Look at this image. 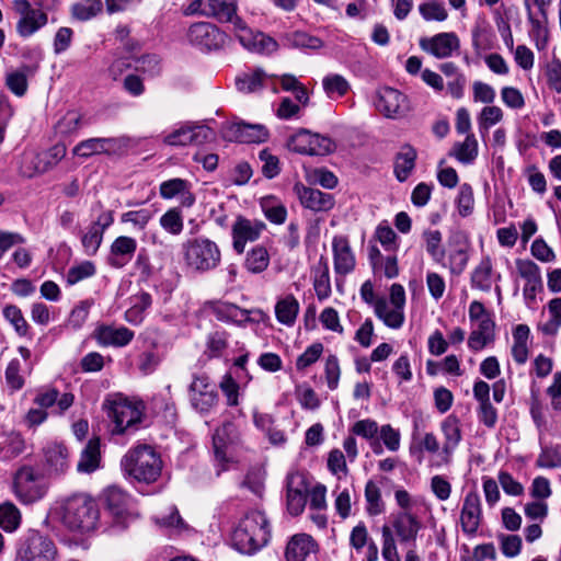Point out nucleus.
Listing matches in <instances>:
<instances>
[{
	"mask_svg": "<svg viewBox=\"0 0 561 561\" xmlns=\"http://www.w3.org/2000/svg\"><path fill=\"white\" fill-rule=\"evenodd\" d=\"M271 537V528L265 514L250 511L240 520L232 535L233 546L244 554H252L266 546Z\"/></svg>",
	"mask_w": 561,
	"mask_h": 561,
	"instance_id": "nucleus-1",
	"label": "nucleus"
},
{
	"mask_svg": "<svg viewBox=\"0 0 561 561\" xmlns=\"http://www.w3.org/2000/svg\"><path fill=\"white\" fill-rule=\"evenodd\" d=\"M121 466L124 472L137 482L150 484L161 476L163 462L153 447L138 445L124 455Z\"/></svg>",
	"mask_w": 561,
	"mask_h": 561,
	"instance_id": "nucleus-2",
	"label": "nucleus"
},
{
	"mask_svg": "<svg viewBox=\"0 0 561 561\" xmlns=\"http://www.w3.org/2000/svg\"><path fill=\"white\" fill-rule=\"evenodd\" d=\"M59 515L69 530L80 534L93 530L99 519L95 502L85 494H76L66 499L59 508Z\"/></svg>",
	"mask_w": 561,
	"mask_h": 561,
	"instance_id": "nucleus-3",
	"label": "nucleus"
},
{
	"mask_svg": "<svg viewBox=\"0 0 561 561\" xmlns=\"http://www.w3.org/2000/svg\"><path fill=\"white\" fill-rule=\"evenodd\" d=\"M104 405L114 423L113 434L122 435L138 430L145 412L142 401L114 394L105 400Z\"/></svg>",
	"mask_w": 561,
	"mask_h": 561,
	"instance_id": "nucleus-4",
	"label": "nucleus"
},
{
	"mask_svg": "<svg viewBox=\"0 0 561 561\" xmlns=\"http://www.w3.org/2000/svg\"><path fill=\"white\" fill-rule=\"evenodd\" d=\"M185 265L193 272L206 273L217 268L221 263L218 244L205 237L186 240L182 244Z\"/></svg>",
	"mask_w": 561,
	"mask_h": 561,
	"instance_id": "nucleus-5",
	"label": "nucleus"
},
{
	"mask_svg": "<svg viewBox=\"0 0 561 561\" xmlns=\"http://www.w3.org/2000/svg\"><path fill=\"white\" fill-rule=\"evenodd\" d=\"M240 443L239 433L232 423H225L216 430L213 436V447L218 474L237 462Z\"/></svg>",
	"mask_w": 561,
	"mask_h": 561,
	"instance_id": "nucleus-6",
	"label": "nucleus"
},
{
	"mask_svg": "<svg viewBox=\"0 0 561 561\" xmlns=\"http://www.w3.org/2000/svg\"><path fill=\"white\" fill-rule=\"evenodd\" d=\"M66 153L67 148L62 144H56L41 153L24 152L21 158L20 174L27 179L43 174L55 168L66 157Z\"/></svg>",
	"mask_w": 561,
	"mask_h": 561,
	"instance_id": "nucleus-7",
	"label": "nucleus"
},
{
	"mask_svg": "<svg viewBox=\"0 0 561 561\" xmlns=\"http://www.w3.org/2000/svg\"><path fill=\"white\" fill-rule=\"evenodd\" d=\"M13 489L21 503L33 504L44 497L47 484L32 467H23L15 473Z\"/></svg>",
	"mask_w": 561,
	"mask_h": 561,
	"instance_id": "nucleus-8",
	"label": "nucleus"
},
{
	"mask_svg": "<svg viewBox=\"0 0 561 561\" xmlns=\"http://www.w3.org/2000/svg\"><path fill=\"white\" fill-rule=\"evenodd\" d=\"M188 11L192 14L216 18L220 22H229L236 33L243 27L244 22L236 14L237 0H194Z\"/></svg>",
	"mask_w": 561,
	"mask_h": 561,
	"instance_id": "nucleus-9",
	"label": "nucleus"
},
{
	"mask_svg": "<svg viewBox=\"0 0 561 561\" xmlns=\"http://www.w3.org/2000/svg\"><path fill=\"white\" fill-rule=\"evenodd\" d=\"M286 146L294 152L308 156H325L335 149L331 138L304 128L291 135Z\"/></svg>",
	"mask_w": 561,
	"mask_h": 561,
	"instance_id": "nucleus-10",
	"label": "nucleus"
},
{
	"mask_svg": "<svg viewBox=\"0 0 561 561\" xmlns=\"http://www.w3.org/2000/svg\"><path fill=\"white\" fill-rule=\"evenodd\" d=\"M470 241L463 232L453 233L447 241L445 259L439 263L443 267L449 270L453 275H460L466 270L470 255Z\"/></svg>",
	"mask_w": 561,
	"mask_h": 561,
	"instance_id": "nucleus-11",
	"label": "nucleus"
},
{
	"mask_svg": "<svg viewBox=\"0 0 561 561\" xmlns=\"http://www.w3.org/2000/svg\"><path fill=\"white\" fill-rule=\"evenodd\" d=\"M13 8L19 14L16 33L23 38L31 37L48 22L47 13L33 8L27 0H14Z\"/></svg>",
	"mask_w": 561,
	"mask_h": 561,
	"instance_id": "nucleus-12",
	"label": "nucleus"
},
{
	"mask_svg": "<svg viewBox=\"0 0 561 561\" xmlns=\"http://www.w3.org/2000/svg\"><path fill=\"white\" fill-rule=\"evenodd\" d=\"M266 229L264 221L238 216L231 225L232 249L237 254L244 253L248 242H255Z\"/></svg>",
	"mask_w": 561,
	"mask_h": 561,
	"instance_id": "nucleus-13",
	"label": "nucleus"
},
{
	"mask_svg": "<svg viewBox=\"0 0 561 561\" xmlns=\"http://www.w3.org/2000/svg\"><path fill=\"white\" fill-rule=\"evenodd\" d=\"M56 554L54 542L38 533L31 534L18 550L19 558L24 561H54Z\"/></svg>",
	"mask_w": 561,
	"mask_h": 561,
	"instance_id": "nucleus-14",
	"label": "nucleus"
},
{
	"mask_svg": "<svg viewBox=\"0 0 561 561\" xmlns=\"http://www.w3.org/2000/svg\"><path fill=\"white\" fill-rule=\"evenodd\" d=\"M483 520L482 504L477 491H469L460 508L459 525L465 535L473 537L477 535Z\"/></svg>",
	"mask_w": 561,
	"mask_h": 561,
	"instance_id": "nucleus-15",
	"label": "nucleus"
},
{
	"mask_svg": "<svg viewBox=\"0 0 561 561\" xmlns=\"http://www.w3.org/2000/svg\"><path fill=\"white\" fill-rule=\"evenodd\" d=\"M187 36L190 43L202 50L219 49L226 42V35L214 24L207 22L193 24Z\"/></svg>",
	"mask_w": 561,
	"mask_h": 561,
	"instance_id": "nucleus-16",
	"label": "nucleus"
},
{
	"mask_svg": "<svg viewBox=\"0 0 561 561\" xmlns=\"http://www.w3.org/2000/svg\"><path fill=\"white\" fill-rule=\"evenodd\" d=\"M421 49L438 59L453 56L460 48L459 37L454 32H443L419 41Z\"/></svg>",
	"mask_w": 561,
	"mask_h": 561,
	"instance_id": "nucleus-17",
	"label": "nucleus"
},
{
	"mask_svg": "<svg viewBox=\"0 0 561 561\" xmlns=\"http://www.w3.org/2000/svg\"><path fill=\"white\" fill-rule=\"evenodd\" d=\"M375 106L387 118H397L408 110L407 98L389 87L380 88L376 92Z\"/></svg>",
	"mask_w": 561,
	"mask_h": 561,
	"instance_id": "nucleus-18",
	"label": "nucleus"
},
{
	"mask_svg": "<svg viewBox=\"0 0 561 561\" xmlns=\"http://www.w3.org/2000/svg\"><path fill=\"white\" fill-rule=\"evenodd\" d=\"M213 131L205 125L185 124L164 137L170 146L201 145L211 138Z\"/></svg>",
	"mask_w": 561,
	"mask_h": 561,
	"instance_id": "nucleus-19",
	"label": "nucleus"
},
{
	"mask_svg": "<svg viewBox=\"0 0 561 561\" xmlns=\"http://www.w3.org/2000/svg\"><path fill=\"white\" fill-rule=\"evenodd\" d=\"M190 400L199 412L209 411L217 401L215 386L205 376L195 377L190 386Z\"/></svg>",
	"mask_w": 561,
	"mask_h": 561,
	"instance_id": "nucleus-20",
	"label": "nucleus"
},
{
	"mask_svg": "<svg viewBox=\"0 0 561 561\" xmlns=\"http://www.w3.org/2000/svg\"><path fill=\"white\" fill-rule=\"evenodd\" d=\"M225 138L230 141L260 144L268 138V131L260 124L232 123L226 127Z\"/></svg>",
	"mask_w": 561,
	"mask_h": 561,
	"instance_id": "nucleus-21",
	"label": "nucleus"
},
{
	"mask_svg": "<svg viewBox=\"0 0 561 561\" xmlns=\"http://www.w3.org/2000/svg\"><path fill=\"white\" fill-rule=\"evenodd\" d=\"M274 76L267 75L263 69L255 68L237 76L236 88L241 93H254L271 85L273 93H278V88L273 83Z\"/></svg>",
	"mask_w": 561,
	"mask_h": 561,
	"instance_id": "nucleus-22",
	"label": "nucleus"
},
{
	"mask_svg": "<svg viewBox=\"0 0 561 561\" xmlns=\"http://www.w3.org/2000/svg\"><path fill=\"white\" fill-rule=\"evenodd\" d=\"M440 431L444 436V443L440 450L444 463L451 461L453 455L462 439L460 422L457 416L450 414L440 423Z\"/></svg>",
	"mask_w": 561,
	"mask_h": 561,
	"instance_id": "nucleus-23",
	"label": "nucleus"
},
{
	"mask_svg": "<svg viewBox=\"0 0 561 561\" xmlns=\"http://www.w3.org/2000/svg\"><path fill=\"white\" fill-rule=\"evenodd\" d=\"M294 190L301 205L314 213L329 211L334 206V198L329 193L302 184H296Z\"/></svg>",
	"mask_w": 561,
	"mask_h": 561,
	"instance_id": "nucleus-24",
	"label": "nucleus"
},
{
	"mask_svg": "<svg viewBox=\"0 0 561 561\" xmlns=\"http://www.w3.org/2000/svg\"><path fill=\"white\" fill-rule=\"evenodd\" d=\"M334 272L345 276L352 273L356 265L355 255L346 237L335 236L332 240Z\"/></svg>",
	"mask_w": 561,
	"mask_h": 561,
	"instance_id": "nucleus-25",
	"label": "nucleus"
},
{
	"mask_svg": "<svg viewBox=\"0 0 561 561\" xmlns=\"http://www.w3.org/2000/svg\"><path fill=\"white\" fill-rule=\"evenodd\" d=\"M237 36L241 45L251 51L272 54L278 48V44L274 38L262 32H253L247 25L237 32Z\"/></svg>",
	"mask_w": 561,
	"mask_h": 561,
	"instance_id": "nucleus-26",
	"label": "nucleus"
},
{
	"mask_svg": "<svg viewBox=\"0 0 561 561\" xmlns=\"http://www.w3.org/2000/svg\"><path fill=\"white\" fill-rule=\"evenodd\" d=\"M392 527L400 542L405 543L416 540L422 523L411 511H401L393 516Z\"/></svg>",
	"mask_w": 561,
	"mask_h": 561,
	"instance_id": "nucleus-27",
	"label": "nucleus"
},
{
	"mask_svg": "<svg viewBox=\"0 0 561 561\" xmlns=\"http://www.w3.org/2000/svg\"><path fill=\"white\" fill-rule=\"evenodd\" d=\"M119 148V141L116 138H89L77 144L73 149V156L80 158H90L94 154H111Z\"/></svg>",
	"mask_w": 561,
	"mask_h": 561,
	"instance_id": "nucleus-28",
	"label": "nucleus"
},
{
	"mask_svg": "<svg viewBox=\"0 0 561 561\" xmlns=\"http://www.w3.org/2000/svg\"><path fill=\"white\" fill-rule=\"evenodd\" d=\"M501 279V274L493 271V262L489 255H485L473 267L470 275V285L473 289L489 293L493 284Z\"/></svg>",
	"mask_w": 561,
	"mask_h": 561,
	"instance_id": "nucleus-29",
	"label": "nucleus"
},
{
	"mask_svg": "<svg viewBox=\"0 0 561 561\" xmlns=\"http://www.w3.org/2000/svg\"><path fill=\"white\" fill-rule=\"evenodd\" d=\"M95 339L103 346L123 347L131 342L134 332L126 327L101 325L95 330Z\"/></svg>",
	"mask_w": 561,
	"mask_h": 561,
	"instance_id": "nucleus-30",
	"label": "nucleus"
},
{
	"mask_svg": "<svg viewBox=\"0 0 561 561\" xmlns=\"http://www.w3.org/2000/svg\"><path fill=\"white\" fill-rule=\"evenodd\" d=\"M137 250L136 239L127 236L117 237L111 244L108 262L114 267H123Z\"/></svg>",
	"mask_w": 561,
	"mask_h": 561,
	"instance_id": "nucleus-31",
	"label": "nucleus"
},
{
	"mask_svg": "<svg viewBox=\"0 0 561 561\" xmlns=\"http://www.w3.org/2000/svg\"><path fill=\"white\" fill-rule=\"evenodd\" d=\"M316 550V542L307 534L294 535L285 550L286 561H305Z\"/></svg>",
	"mask_w": 561,
	"mask_h": 561,
	"instance_id": "nucleus-32",
	"label": "nucleus"
},
{
	"mask_svg": "<svg viewBox=\"0 0 561 561\" xmlns=\"http://www.w3.org/2000/svg\"><path fill=\"white\" fill-rule=\"evenodd\" d=\"M375 314L391 329H400L404 323V310L379 298L374 304Z\"/></svg>",
	"mask_w": 561,
	"mask_h": 561,
	"instance_id": "nucleus-33",
	"label": "nucleus"
},
{
	"mask_svg": "<svg viewBox=\"0 0 561 561\" xmlns=\"http://www.w3.org/2000/svg\"><path fill=\"white\" fill-rule=\"evenodd\" d=\"M73 399L75 398L72 393L65 392L59 394L55 388H49L38 392L34 399V402L44 410L56 404L58 408V413H64L72 405Z\"/></svg>",
	"mask_w": 561,
	"mask_h": 561,
	"instance_id": "nucleus-34",
	"label": "nucleus"
},
{
	"mask_svg": "<svg viewBox=\"0 0 561 561\" xmlns=\"http://www.w3.org/2000/svg\"><path fill=\"white\" fill-rule=\"evenodd\" d=\"M527 20L530 24L529 34L535 42L536 48L543 50L549 41L548 12L539 14L529 13Z\"/></svg>",
	"mask_w": 561,
	"mask_h": 561,
	"instance_id": "nucleus-35",
	"label": "nucleus"
},
{
	"mask_svg": "<svg viewBox=\"0 0 561 561\" xmlns=\"http://www.w3.org/2000/svg\"><path fill=\"white\" fill-rule=\"evenodd\" d=\"M45 459L50 469L56 473L65 472L69 467L68 449L60 443H50L45 449Z\"/></svg>",
	"mask_w": 561,
	"mask_h": 561,
	"instance_id": "nucleus-36",
	"label": "nucleus"
},
{
	"mask_svg": "<svg viewBox=\"0 0 561 561\" xmlns=\"http://www.w3.org/2000/svg\"><path fill=\"white\" fill-rule=\"evenodd\" d=\"M495 323L492 319L482 320L478 328L473 330L468 339V346L472 351H481L488 344L494 341Z\"/></svg>",
	"mask_w": 561,
	"mask_h": 561,
	"instance_id": "nucleus-37",
	"label": "nucleus"
},
{
	"mask_svg": "<svg viewBox=\"0 0 561 561\" xmlns=\"http://www.w3.org/2000/svg\"><path fill=\"white\" fill-rule=\"evenodd\" d=\"M530 335L529 327L526 324H518L513 331V345L512 356L514 360L522 365L528 359V340Z\"/></svg>",
	"mask_w": 561,
	"mask_h": 561,
	"instance_id": "nucleus-38",
	"label": "nucleus"
},
{
	"mask_svg": "<svg viewBox=\"0 0 561 561\" xmlns=\"http://www.w3.org/2000/svg\"><path fill=\"white\" fill-rule=\"evenodd\" d=\"M313 288L319 300H324L331 295V282L328 260L324 256L319 259L313 268Z\"/></svg>",
	"mask_w": 561,
	"mask_h": 561,
	"instance_id": "nucleus-39",
	"label": "nucleus"
},
{
	"mask_svg": "<svg viewBox=\"0 0 561 561\" xmlns=\"http://www.w3.org/2000/svg\"><path fill=\"white\" fill-rule=\"evenodd\" d=\"M270 261L268 250L257 244L245 253L243 266L251 274H260L268 267Z\"/></svg>",
	"mask_w": 561,
	"mask_h": 561,
	"instance_id": "nucleus-40",
	"label": "nucleus"
},
{
	"mask_svg": "<svg viewBox=\"0 0 561 561\" xmlns=\"http://www.w3.org/2000/svg\"><path fill=\"white\" fill-rule=\"evenodd\" d=\"M150 294L141 291L130 298V307L125 311V320L130 324L138 325L145 319L147 309L151 306Z\"/></svg>",
	"mask_w": 561,
	"mask_h": 561,
	"instance_id": "nucleus-41",
	"label": "nucleus"
},
{
	"mask_svg": "<svg viewBox=\"0 0 561 561\" xmlns=\"http://www.w3.org/2000/svg\"><path fill=\"white\" fill-rule=\"evenodd\" d=\"M284 45L299 49L319 50L324 43L321 38L304 31L286 33L283 37Z\"/></svg>",
	"mask_w": 561,
	"mask_h": 561,
	"instance_id": "nucleus-42",
	"label": "nucleus"
},
{
	"mask_svg": "<svg viewBox=\"0 0 561 561\" xmlns=\"http://www.w3.org/2000/svg\"><path fill=\"white\" fill-rule=\"evenodd\" d=\"M299 312V302L293 295L279 299L275 306V316L279 323L291 327Z\"/></svg>",
	"mask_w": 561,
	"mask_h": 561,
	"instance_id": "nucleus-43",
	"label": "nucleus"
},
{
	"mask_svg": "<svg viewBox=\"0 0 561 561\" xmlns=\"http://www.w3.org/2000/svg\"><path fill=\"white\" fill-rule=\"evenodd\" d=\"M211 311L220 321L242 323L248 320V311L230 302H214Z\"/></svg>",
	"mask_w": 561,
	"mask_h": 561,
	"instance_id": "nucleus-44",
	"label": "nucleus"
},
{
	"mask_svg": "<svg viewBox=\"0 0 561 561\" xmlns=\"http://www.w3.org/2000/svg\"><path fill=\"white\" fill-rule=\"evenodd\" d=\"M100 466V443L98 438L90 439L82 450L77 465L79 472L90 473Z\"/></svg>",
	"mask_w": 561,
	"mask_h": 561,
	"instance_id": "nucleus-45",
	"label": "nucleus"
},
{
	"mask_svg": "<svg viewBox=\"0 0 561 561\" xmlns=\"http://www.w3.org/2000/svg\"><path fill=\"white\" fill-rule=\"evenodd\" d=\"M273 81L278 80L283 91L291 92L298 103L307 106L309 103V93L306 87L291 73L280 76L273 75Z\"/></svg>",
	"mask_w": 561,
	"mask_h": 561,
	"instance_id": "nucleus-46",
	"label": "nucleus"
},
{
	"mask_svg": "<svg viewBox=\"0 0 561 561\" xmlns=\"http://www.w3.org/2000/svg\"><path fill=\"white\" fill-rule=\"evenodd\" d=\"M478 154L479 144L474 135L466 136L463 141L456 142L451 149V156L463 164H471Z\"/></svg>",
	"mask_w": 561,
	"mask_h": 561,
	"instance_id": "nucleus-47",
	"label": "nucleus"
},
{
	"mask_svg": "<svg viewBox=\"0 0 561 561\" xmlns=\"http://www.w3.org/2000/svg\"><path fill=\"white\" fill-rule=\"evenodd\" d=\"M416 151L405 146L397 154L394 162V174L400 182L405 181L415 167Z\"/></svg>",
	"mask_w": 561,
	"mask_h": 561,
	"instance_id": "nucleus-48",
	"label": "nucleus"
},
{
	"mask_svg": "<svg viewBox=\"0 0 561 561\" xmlns=\"http://www.w3.org/2000/svg\"><path fill=\"white\" fill-rule=\"evenodd\" d=\"M322 88L330 99L344 96L351 89L350 82L339 73H329L322 79Z\"/></svg>",
	"mask_w": 561,
	"mask_h": 561,
	"instance_id": "nucleus-49",
	"label": "nucleus"
},
{
	"mask_svg": "<svg viewBox=\"0 0 561 561\" xmlns=\"http://www.w3.org/2000/svg\"><path fill=\"white\" fill-rule=\"evenodd\" d=\"M35 69L24 66L19 70L7 75L5 84L16 96H23L27 91V77L33 75Z\"/></svg>",
	"mask_w": 561,
	"mask_h": 561,
	"instance_id": "nucleus-50",
	"label": "nucleus"
},
{
	"mask_svg": "<svg viewBox=\"0 0 561 561\" xmlns=\"http://www.w3.org/2000/svg\"><path fill=\"white\" fill-rule=\"evenodd\" d=\"M549 319L539 325V330L549 336H553L561 328V298L551 299L548 304Z\"/></svg>",
	"mask_w": 561,
	"mask_h": 561,
	"instance_id": "nucleus-51",
	"label": "nucleus"
},
{
	"mask_svg": "<svg viewBox=\"0 0 561 561\" xmlns=\"http://www.w3.org/2000/svg\"><path fill=\"white\" fill-rule=\"evenodd\" d=\"M261 208L264 216L275 225H282L286 221L287 209L286 207L275 199L274 197H264L261 201Z\"/></svg>",
	"mask_w": 561,
	"mask_h": 561,
	"instance_id": "nucleus-52",
	"label": "nucleus"
},
{
	"mask_svg": "<svg viewBox=\"0 0 561 561\" xmlns=\"http://www.w3.org/2000/svg\"><path fill=\"white\" fill-rule=\"evenodd\" d=\"M365 500L368 515L377 516L383 513L385 503L381 497V491L373 480H369L365 485Z\"/></svg>",
	"mask_w": 561,
	"mask_h": 561,
	"instance_id": "nucleus-53",
	"label": "nucleus"
},
{
	"mask_svg": "<svg viewBox=\"0 0 561 561\" xmlns=\"http://www.w3.org/2000/svg\"><path fill=\"white\" fill-rule=\"evenodd\" d=\"M105 502L114 516L123 517L126 513L128 496L121 489L112 486L105 491Z\"/></svg>",
	"mask_w": 561,
	"mask_h": 561,
	"instance_id": "nucleus-54",
	"label": "nucleus"
},
{
	"mask_svg": "<svg viewBox=\"0 0 561 561\" xmlns=\"http://www.w3.org/2000/svg\"><path fill=\"white\" fill-rule=\"evenodd\" d=\"M163 230L172 236H179L184 228L182 210L179 207L168 209L159 220Z\"/></svg>",
	"mask_w": 561,
	"mask_h": 561,
	"instance_id": "nucleus-55",
	"label": "nucleus"
},
{
	"mask_svg": "<svg viewBox=\"0 0 561 561\" xmlns=\"http://www.w3.org/2000/svg\"><path fill=\"white\" fill-rule=\"evenodd\" d=\"M503 119V111L495 105L484 106L478 116L479 131L482 138L489 133V129Z\"/></svg>",
	"mask_w": 561,
	"mask_h": 561,
	"instance_id": "nucleus-56",
	"label": "nucleus"
},
{
	"mask_svg": "<svg viewBox=\"0 0 561 561\" xmlns=\"http://www.w3.org/2000/svg\"><path fill=\"white\" fill-rule=\"evenodd\" d=\"M2 314L20 336L27 335L30 325L18 306L5 305Z\"/></svg>",
	"mask_w": 561,
	"mask_h": 561,
	"instance_id": "nucleus-57",
	"label": "nucleus"
},
{
	"mask_svg": "<svg viewBox=\"0 0 561 561\" xmlns=\"http://www.w3.org/2000/svg\"><path fill=\"white\" fill-rule=\"evenodd\" d=\"M419 12L425 21L443 22L447 20L448 12L439 0H427L419 5Z\"/></svg>",
	"mask_w": 561,
	"mask_h": 561,
	"instance_id": "nucleus-58",
	"label": "nucleus"
},
{
	"mask_svg": "<svg viewBox=\"0 0 561 561\" xmlns=\"http://www.w3.org/2000/svg\"><path fill=\"white\" fill-rule=\"evenodd\" d=\"M24 450V439L20 433L10 432L0 442V451L4 458H12Z\"/></svg>",
	"mask_w": 561,
	"mask_h": 561,
	"instance_id": "nucleus-59",
	"label": "nucleus"
},
{
	"mask_svg": "<svg viewBox=\"0 0 561 561\" xmlns=\"http://www.w3.org/2000/svg\"><path fill=\"white\" fill-rule=\"evenodd\" d=\"M425 249L436 263L445 259V250L442 248V233L438 230H426L423 233Z\"/></svg>",
	"mask_w": 561,
	"mask_h": 561,
	"instance_id": "nucleus-60",
	"label": "nucleus"
},
{
	"mask_svg": "<svg viewBox=\"0 0 561 561\" xmlns=\"http://www.w3.org/2000/svg\"><path fill=\"white\" fill-rule=\"evenodd\" d=\"M82 125L81 115L78 112H67L55 125L56 133L60 136L76 134Z\"/></svg>",
	"mask_w": 561,
	"mask_h": 561,
	"instance_id": "nucleus-61",
	"label": "nucleus"
},
{
	"mask_svg": "<svg viewBox=\"0 0 561 561\" xmlns=\"http://www.w3.org/2000/svg\"><path fill=\"white\" fill-rule=\"evenodd\" d=\"M413 439L416 442L415 446H411L410 450L413 453V450L417 451H427L430 454H436L439 451V442L436 437V435L432 432L426 433H413Z\"/></svg>",
	"mask_w": 561,
	"mask_h": 561,
	"instance_id": "nucleus-62",
	"label": "nucleus"
},
{
	"mask_svg": "<svg viewBox=\"0 0 561 561\" xmlns=\"http://www.w3.org/2000/svg\"><path fill=\"white\" fill-rule=\"evenodd\" d=\"M102 228L90 225L87 232L82 237V245L88 255H93L98 252L103 240Z\"/></svg>",
	"mask_w": 561,
	"mask_h": 561,
	"instance_id": "nucleus-63",
	"label": "nucleus"
},
{
	"mask_svg": "<svg viewBox=\"0 0 561 561\" xmlns=\"http://www.w3.org/2000/svg\"><path fill=\"white\" fill-rule=\"evenodd\" d=\"M545 77L550 90L561 93V60L552 59L545 66Z\"/></svg>",
	"mask_w": 561,
	"mask_h": 561,
	"instance_id": "nucleus-64",
	"label": "nucleus"
}]
</instances>
